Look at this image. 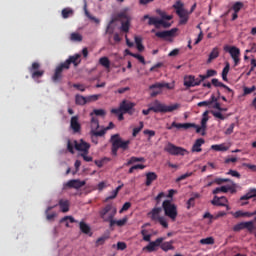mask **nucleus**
<instances>
[{
	"label": "nucleus",
	"mask_w": 256,
	"mask_h": 256,
	"mask_svg": "<svg viewBox=\"0 0 256 256\" xmlns=\"http://www.w3.org/2000/svg\"><path fill=\"white\" fill-rule=\"evenodd\" d=\"M161 211H163L162 207H156L153 208L149 213H148V217H150V219L152 221H157L158 219H160L161 217Z\"/></svg>",
	"instance_id": "22"
},
{
	"label": "nucleus",
	"mask_w": 256,
	"mask_h": 256,
	"mask_svg": "<svg viewBox=\"0 0 256 256\" xmlns=\"http://www.w3.org/2000/svg\"><path fill=\"white\" fill-rule=\"evenodd\" d=\"M243 229H247L249 233H253V231H255V224L253 223V221L240 222L233 227V231H235L236 233H239V231H243Z\"/></svg>",
	"instance_id": "12"
},
{
	"label": "nucleus",
	"mask_w": 256,
	"mask_h": 256,
	"mask_svg": "<svg viewBox=\"0 0 256 256\" xmlns=\"http://www.w3.org/2000/svg\"><path fill=\"white\" fill-rule=\"evenodd\" d=\"M109 239V236L104 235L96 240V246L99 247V245H105V241Z\"/></svg>",
	"instance_id": "53"
},
{
	"label": "nucleus",
	"mask_w": 256,
	"mask_h": 256,
	"mask_svg": "<svg viewBox=\"0 0 256 256\" xmlns=\"http://www.w3.org/2000/svg\"><path fill=\"white\" fill-rule=\"evenodd\" d=\"M133 163H145V158L132 156L124 165L129 167V165H133Z\"/></svg>",
	"instance_id": "32"
},
{
	"label": "nucleus",
	"mask_w": 256,
	"mask_h": 256,
	"mask_svg": "<svg viewBox=\"0 0 256 256\" xmlns=\"http://www.w3.org/2000/svg\"><path fill=\"white\" fill-rule=\"evenodd\" d=\"M143 133L144 135H148V141H151V137H155V130L146 129Z\"/></svg>",
	"instance_id": "57"
},
{
	"label": "nucleus",
	"mask_w": 256,
	"mask_h": 256,
	"mask_svg": "<svg viewBox=\"0 0 256 256\" xmlns=\"http://www.w3.org/2000/svg\"><path fill=\"white\" fill-rule=\"evenodd\" d=\"M227 175H231V177H236V179H241V174L236 170H229Z\"/></svg>",
	"instance_id": "58"
},
{
	"label": "nucleus",
	"mask_w": 256,
	"mask_h": 256,
	"mask_svg": "<svg viewBox=\"0 0 256 256\" xmlns=\"http://www.w3.org/2000/svg\"><path fill=\"white\" fill-rule=\"evenodd\" d=\"M115 215H117V207L113 204H106L99 211L100 219H102L104 223H109V226L111 225V222L114 221Z\"/></svg>",
	"instance_id": "3"
},
{
	"label": "nucleus",
	"mask_w": 256,
	"mask_h": 256,
	"mask_svg": "<svg viewBox=\"0 0 256 256\" xmlns=\"http://www.w3.org/2000/svg\"><path fill=\"white\" fill-rule=\"evenodd\" d=\"M127 224V217L120 219V220H115L111 222V224L109 225V227H115V225H117L118 227H123L124 225Z\"/></svg>",
	"instance_id": "40"
},
{
	"label": "nucleus",
	"mask_w": 256,
	"mask_h": 256,
	"mask_svg": "<svg viewBox=\"0 0 256 256\" xmlns=\"http://www.w3.org/2000/svg\"><path fill=\"white\" fill-rule=\"evenodd\" d=\"M110 113H112L113 115H117L118 121H123V119H125L123 115H125L126 113H123L120 108H113L110 110Z\"/></svg>",
	"instance_id": "35"
},
{
	"label": "nucleus",
	"mask_w": 256,
	"mask_h": 256,
	"mask_svg": "<svg viewBox=\"0 0 256 256\" xmlns=\"http://www.w3.org/2000/svg\"><path fill=\"white\" fill-rule=\"evenodd\" d=\"M230 214L233 215L235 219H239L241 217H251V212H243L241 210L230 212Z\"/></svg>",
	"instance_id": "33"
},
{
	"label": "nucleus",
	"mask_w": 256,
	"mask_h": 256,
	"mask_svg": "<svg viewBox=\"0 0 256 256\" xmlns=\"http://www.w3.org/2000/svg\"><path fill=\"white\" fill-rule=\"evenodd\" d=\"M203 75H199L198 78L194 77V86L195 87H199V85H201V83H203V81H205V79H203Z\"/></svg>",
	"instance_id": "56"
},
{
	"label": "nucleus",
	"mask_w": 256,
	"mask_h": 256,
	"mask_svg": "<svg viewBox=\"0 0 256 256\" xmlns=\"http://www.w3.org/2000/svg\"><path fill=\"white\" fill-rule=\"evenodd\" d=\"M74 148L76 149V151H82V153H89L91 145L83 140H74Z\"/></svg>",
	"instance_id": "15"
},
{
	"label": "nucleus",
	"mask_w": 256,
	"mask_h": 256,
	"mask_svg": "<svg viewBox=\"0 0 256 256\" xmlns=\"http://www.w3.org/2000/svg\"><path fill=\"white\" fill-rule=\"evenodd\" d=\"M229 192V186H221L217 187L213 190V195H219V193H228Z\"/></svg>",
	"instance_id": "44"
},
{
	"label": "nucleus",
	"mask_w": 256,
	"mask_h": 256,
	"mask_svg": "<svg viewBox=\"0 0 256 256\" xmlns=\"http://www.w3.org/2000/svg\"><path fill=\"white\" fill-rule=\"evenodd\" d=\"M110 141L111 143H114L118 149H122L123 151H127V149H129V145L131 144V141L129 140L123 141L119 134L112 135Z\"/></svg>",
	"instance_id": "10"
},
{
	"label": "nucleus",
	"mask_w": 256,
	"mask_h": 256,
	"mask_svg": "<svg viewBox=\"0 0 256 256\" xmlns=\"http://www.w3.org/2000/svg\"><path fill=\"white\" fill-rule=\"evenodd\" d=\"M143 127H144V124H143V121H141L139 123V127H135L133 129L132 136L137 137V135H139V133H141V131L143 130Z\"/></svg>",
	"instance_id": "47"
},
{
	"label": "nucleus",
	"mask_w": 256,
	"mask_h": 256,
	"mask_svg": "<svg viewBox=\"0 0 256 256\" xmlns=\"http://www.w3.org/2000/svg\"><path fill=\"white\" fill-rule=\"evenodd\" d=\"M213 151H229V147L225 146V144H215L211 146Z\"/></svg>",
	"instance_id": "43"
},
{
	"label": "nucleus",
	"mask_w": 256,
	"mask_h": 256,
	"mask_svg": "<svg viewBox=\"0 0 256 256\" xmlns=\"http://www.w3.org/2000/svg\"><path fill=\"white\" fill-rule=\"evenodd\" d=\"M256 90L255 86L252 87H244V95H251Z\"/></svg>",
	"instance_id": "60"
},
{
	"label": "nucleus",
	"mask_w": 256,
	"mask_h": 256,
	"mask_svg": "<svg viewBox=\"0 0 256 256\" xmlns=\"http://www.w3.org/2000/svg\"><path fill=\"white\" fill-rule=\"evenodd\" d=\"M75 14V11L71 8H64L62 9V18L63 19H69V17H73Z\"/></svg>",
	"instance_id": "38"
},
{
	"label": "nucleus",
	"mask_w": 256,
	"mask_h": 256,
	"mask_svg": "<svg viewBox=\"0 0 256 256\" xmlns=\"http://www.w3.org/2000/svg\"><path fill=\"white\" fill-rule=\"evenodd\" d=\"M55 207H57L56 205L55 206H49L46 211H45V214H46V219L48 221H51L53 219H55L56 215L55 213H52V214H49V211H51L52 209H55Z\"/></svg>",
	"instance_id": "45"
},
{
	"label": "nucleus",
	"mask_w": 256,
	"mask_h": 256,
	"mask_svg": "<svg viewBox=\"0 0 256 256\" xmlns=\"http://www.w3.org/2000/svg\"><path fill=\"white\" fill-rule=\"evenodd\" d=\"M211 203L216 207H225L226 203H229V200H227L225 196H222V197L214 196Z\"/></svg>",
	"instance_id": "21"
},
{
	"label": "nucleus",
	"mask_w": 256,
	"mask_h": 256,
	"mask_svg": "<svg viewBox=\"0 0 256 256\" xmlns=\"http://www.w3.org/2000/svg\"><path fill=\"white\" fill-rule=\"evenodd\" d=\"M67 150L72 155L75 154V141L72 142L71 140H68V142H67Z\"/></svg>",
	"instance_id": "49"
},
{
	"label": "nucleus",
	"mask_w": 256,
	"mask_h": 256,
	"mask_svg": "<svg viewBox=\"0 0 256 256\" xmlns=\"http://www.w3.org/2000/svg\"><path fill=\"white\" fill-rule=\"evenodd\" d=\"M179 107H180L179 104H173V105L167 106L159 102V100H156L152 104V106L149 107V111H153L154 113H173V111H177Z\"/></svg>",
	"instance_id": "4"
},
{
	"label": "nucleus",
	"mask_w": 256,
	"mask_h": 256,
	"mask_svg": "<svg viewBox=\"0 0 256 256\" xmlns=\"http://www.w3.org/2000/svg\"><path fill=\"white\" fill-rule=\"evenodd\" d=\"M211 84L214 87H223V89H226V91H228V93H233V89L229 88V86L225 85L223 82H220L219 79H217V78H213L211 80Z\"/></svg>",
	"instance_id": "28"
},
{
	"label": "nucleus",
	"mask_w": 256,
	"mask_h": 256,
	"mask_svg": "<svg viewBox=\"0 0 256 256\" xmlns=\"http://www.w3.org/2000/svg\"><path fill=\"white\" fill-rule=\"evenodd\" d=\"M231 185L232 186H228V191H230V193L233 195V194H235V193H237V184H235V182H233L232 180H231Z\"/></svg>",
	"instance_id": "59"
},
{
	"label": "nucleus",
	"mask_w": 256,
	"mask_h": 256,
	"mask_svg": "<svg viewBox=\"0 0 256 256\" xmlns=\"http://www.w3.org/2000/svg\"><path fill=\"white\" fill-rule=\"evenodd\" d=\"M69 221L70 223H77V220L73 216H65L60 220V223H65Z\"/></svg>",
	"instance_id": "55"
},
{
	"label": "nucleus",
	"mask_w": 256,
	"mask_h": 256,
	"mask_svg": "<svg viewBox=\"0 0 256 256\" xmlns=\"http://www.w3.org/2000/svg\"><path fill=\"white\" fill-rule=\"evenodd\" d=\"M148 25H154L156 29H160L161 25L165 29L171 27V23L159 18H150V21H148Z\"/></svg>",
	"instance_id": "16"
},
{
	"label": "nucleus",
	"mask_w": 256,
	"mask_h": 256,
	"mask_svg": "<svg viewBox=\"0 0 256 256\" xmlns=\"http://www.w3.org/2000/svg\"><path fill=\"white\" fill-rule=\"evenodd\" d=\"M90 126L91 131H97V129H99V118L91 116Z\"/></svg>",
	"instance_id": "37"
},
{
	"label": "nucleus",
	"mask_w": 256,
	"mask_h": 256,
	"mask_svg": "<svg viewBox=\"0 0 256 256\" xmlns=\"http://www.w3.org/2000/svg\"><path fill=\"white\" fill-rule=\"evenodd\" d=\"M232 9L235 13H239L243 9V2H236L233 4Z\"/></svg>",
	"instance_id": "51"
},
{
	"label": "nucleus",
	"mask_w": 256,
	"mask_h": 256,
	"mask_svg": "<svg viewBox=\"0 0 256 256\" xmlns=\"http://www.w3.org/2000/svg\"><path fill=\"white\" fill-rule=\"evenodd\" d=\"M205 145V139L199 138L195 141V143L192 146V153H201L203 149H201V146Z\"/></svg>",
	"instance_id": "23"
},
{
	"label": "nucleus",
	"mask_w": 256,
	"mask_h": 256,
	"mask_svg": "<svg viewBox=\"0 0 256 256\" xmlns=\"http://www.w3.org/2000/svg\"><path fill=\"white\" fill-rule=\"evenodd\" d=\"M256 197V188H251L245 195L240 198V201H249V199H253Z\"/></svg>",
	"instance_id": "31"
},
{
	"label": "nucleus",
	"mask_w": 256,
	"mask_h": 256,
	"mask_svg": "<svg viewBox=\"0 0 256 256\" xmlns=\"http://www.w3.org/2000/svg\"><path fill=\"white\" fill-rule=\"evenodd\" d=\"M40 67H41V64H39V62L32 63V66L29 68L32 79H39L43 77V75H45L44 70H39Z\"/></svg>",
	"instance_id": "13"
},
{
	"label": "nucleus",
	"mask_w": 256,
	"mask_h": 256,
	"mask_svg": "<svg viewBox=\"0 0 256 256\" xmlns=\"http://www.w3.org/2000/svg\"><path fill=\"white\" fill-rule=\"evenodd\" d=\"M215 75H217V72L213 69H209L206 72V75L202 76V79H209V77H215Z\"/></svg>",
	"instance_id": "52"
},
{
	"label": "nucleus",
	"mask_w": 256,
	"mask_h": 256,
	"mask_svg": "<svg viewBox=\"0 0 256 256\" xmlns=\"http://www.w3.org/2000/svg\"><path fill=\"white\" fill-rule=\"evenodd\" d=\"M136 103L131 102L130 100L124 99L120 102L119 108L122 113H126L127 115H135V107Z\"/></svg>",
	"instance_id": "8"
},
{
	"label": "nucleus",
	"mask_w": 256,
	"mask_h": 256,
	"mask_svg": "<svg viewBox=\"0 0 256 256\" xmlns=\"http://www.w3.org/2000/svg\"><path fill=\"white\" fill-rule=\"evenodd\" d=\"M58 205L62 213H68L71 203L67 199H60Z\"/></svg>",
	"instance_id": "26"
},
{
	"label": "nucleus",
	"mask_w": 256,
	"mask_h": 256,
	"mask_svg": "<svg viewBox=\"0 0 256 256\" xmlns=\"http://www.w3.org/2000/svg\"><path fill=\"white\" fill-rule=\"evenodd\" d=\"M71 63L74 65V67H77V65L81 63V54L70 56L65 62L62 63V65H64L65 69H69V67H71Z\"/></svg>",
	"instance_id": "14"
},
{
	"label": "nucleus",
	"mask_w": 256,
	"mask_h": 256,
	"mask_svg": "<svg viewBox=\"0 0 256 256\" xmlns=\"http://www.w3.org/2000/svg\"><path fill=\"white\" fill-rule=\"evenodd\" d=\"M164 151H166V153H169V155H175V156H179L181 155L182 157L185 155V153H189L187 151V149L183 148V147H179L174 145L173 143L169 142L165 147H164Z\"/></svg>",
	"instance_id": "9"
},
{
	"label": "nucleus",
	"mask_w": 256,
	"mask_h": 256,
	"mask_svg": "<svg viewBox=\"0 0 256 256\" xmlns=\"http://www.w3.org/2000/svg\"><path fill=\"white\" fill-rule=\"evenodd\" d=\"M213 117H216V119H220L221 121H225V116L221 114V112H215L211 111Z\"/></svg>",
	"instance_id": "61"
},
{
	"label": "nucleus",
	"mask_w": 256,
	"mask_h": 256,
	"mask_svg": "<svg viewBox=\"0 0 256 256\" xmlns=\"http://www.w3.org/2000/svg\"><path fill=\"white\" fill-rule=\"evenodd\" d=\"M153 181H157V174L155 172H148L146 174V187H150Z\"/></svg>",
	"instance_id": "30"
},
{
	"label": "nucleus",
	"mask_w": 256,
	"mask_h": 256,
	"mask_svg": "<svg viewBox=\"0 0 256 256\" xmlns=\"http://www.w3.org/2000/svg\"><path fill=\"white\" fill-rule=\"evenodd\" d=\"M166 88V89H169V90H171V89H175V86L174 85H171V84H169V83H155V84H152L151 86H150V89H163V88Z\"/></svg>",
	"instance_id": "29"
},
{
	"label": "nucleus",
	"mask_w": 256,
	"mask_h": 256,
	"mask_svg": "<svg viewBox=\"0 0 256 256\" xmlns=\"http://www.w3.org/2000/svg\"><path fill=\"white\" fill-rule=\"evenodd\" d=\"M213 183H216V185H223V183H231V179H229V178H215L213 180Z\"/></svg>",
	"instance_id": "48"
},
{
	"label": "nucleus",
	"mask_w": 256,
	"mask_h": 256,
	"mask_svg": "<svg viewBox=\"0 0 256 256\" xmlns=\"http://www.w3.org/2000/svg\"><path fill=\"white\" fill-rule=\"evenodd\" d=\"M70 129L73 131V133H81V123L79 122V115L71 117Z\"/></svg>",
	"instance_id": "17"
},
{
	"label": "nucleus",
	"mask_w": 256,
	"mask_h": 256,
	"mask_svg": "<svg viewBox=\"0 0 256 256\" xmlns=\"http://www.w3.org/2000/svg\"><path fill=\"white\" fill-rule=\"evenodd\" d=\"M175 33H177V28H173L171 30H164L161 32H156L155 35L159 39H167V37H173L175 35Z\"/></svg>",
	"instance_id": "20"
},
{
	"label": "nucleus",
	"mask_w": 256,
	"mask_h": 256,
	"mask_svg": "<svg viewBox=\"0 0 256 256\" xmlns=\"http://www.w3.org/2000/svg\"><path fill=\"white\" fill-rule=\"evenodd\" d=\"M63 69H65L64 64H60L56 69H55V73L52 77V81L54 83H59V81H61V79L63 78Z\"/></svg>",
	"instance_id": "19"
},
{
	"label": "nucleus",
	"mask_w": 256,
	"mask_h": 256,
	"mask_svg": "<svg viewBox=\"0 0 256 256\" xmlns=\"http://www.w3.org/2000/svg\"><path fill=\"white\" fill-rule=\"evenodd\" d=\"M201 245H214L215 239L213 237H207L200 240Z\"/></svg>",
	"instance_id": "46"
},
{
	"label": "nucleus",
	"mask_w": 256,
	"mask_h": 256,
	"mask_svg": "<svg viewBox=\"0 0 256 256\" xmlns=\"http://www.w3.org/2000/svg\"><path fill=\"white\" fill-rule=\"evenodd\" d=\"M74 89L81 91L82 93L85 92V85L83 84H73Z\"/></svg>",
	"instance_id": "64"
},
{
	"label": "nucleus",
	"mask_w": 256,
	"mask_h": 256,
	"mask_svg": "<svg viewBox=\"0 0 256 256\" xmlns=\"http://www.w3.org/2000/svg\"><path fill=\"white\" fill-rule=\"evenodd\" d=\"M184 87H187V89H191V87H195L194 75H188L184 77Z\"/></svg>",
	"instance_id": "27"
},
{
	"label": "nucleus",
	"mask_w": 256,
	"mask_h": 256,
	"mask_svg": "<svg viewBox=\"0 0 256 256\" xmlns=\"http://www.w3.org/2000/svg\"><path fill=\"white\" fill-rule=\"evenodd\" d=\"M165 238L160 237L157 238L155 241L150 242L147 246L143 248V251H147L148 253H153L157 251V247H160L162 251L167 253V251H174L175 246H173L174 241L171 240L169 242H164Z\"/></svg>",
	"instance_id": "2"
},
{
	"label": "nucleus",
	"mask_w": 256,
	"mask_h": 256,
	"mask_svg": "<svg viewBox=\"0 0 256 256\" xmlns=\"http://www.w3.org/2000/svg\"><path fill=\"white\" fill-rule=\"evenodd\" d=\"M225 51H227L231 58L234 61V67H237V65H239V63H241V50L235 46H231V47H226Z\"/></svg>",
	"instance_id": "11"
},
{
	"label": "nucleus",
	"mask_w": 256,
	"mask_h": 256,
	"mask_svg": "<svg viewBox=\"0 0 256 256\" xmlns=\"http://www.w3.org/2000/svg\"><path fill=\"white\" fill-rule=\"evenodd\" d=\"M156 221H158V223H160V225H162V227H164V229H167L169 227V223H167V220L163 216L158 218Z\"/></svg>",
	"instance_id": "54"
},
{
	"label": "nucleus",
	"mask_w": 256,
	"mask_h": 256,
	"mask_svg": "<svg viewBox=\"0 0 256 256\" xmlns=\"http://www.w3.org/2000/svg\"><path fill=\"white\" fill-rule=\"evenodd\" d=\"M207 121H209V112L208 110H206L203 113V117L201 120V126L195 124V123H177V122H172V124L170 126H167L166 129H168V131H171V129H173V127H175L176 129H196V133H201L202 136H205L206 133L205 131L207 130Z\"/></svg>",
	"instance_id": "1"
},
{
	"label": "nucleus",
	"mask_w": 256,
	"mask_h": 256,
	"mask_svg": "<svg viewBox=\"0 0 256 256\" xmlns=\"http://www.w3.org/2000/svg\"><path fill=\"white\" fill-rule=\"evenodd\" d=\"M127 11H129V8L117 14V19H122L120 31L123 33H129V28L131 27V16H129Z\"/></svg>",
	"instance_id": "7"
},
{
	"label": "nucleus",
	"mask_w": 256,
	"mask_h": 256,
	"mask_svg": "<svg viewBox=\"0 0 256 256\" xmlns=\"http://www.w3.org/2000/svg\"><path fill=\"white\" fill-rule=\"evenodd\" d=\"M85 15H86V17H88V19H90L91 21H94V23H100L99 19L92 16L89 13V11L85 10Z\"/></svg>",
	"instance_id": "63"
},
{
	"label": "nucleus",
	"mask_w": 256,
	"mask_h": 256,
	"mask_svg": "<svg viewBox=\"0 0 256 256\" xmlns=\"http://www.w3.org/2000/svg\"><path fill=\"white\" fill-rule=\"evenodd\" d=\"M127 249V244L125 242H118L117 243V250L118 251H125Z\"/></svg>",
	"instance_id": "62"
},
{
	"label": "nucleus",
	"mask_w": 256,
	"mask_h": 256,
	"mask_svg": "<svg viewBox=\"0 0 256 256\" xmlns=\"http://www.w3.org/2000/svg\"><path fill=\"white\" fill-rule=\"evenodd\" d=\"M85 185H86L85 181L73 179V180H69L65 184V187H69V189H81V187H85Z\"/></svg>",
	"instance_id": "18"
},
{
	"label": "nucleus",
	"mask_w": 256,
	"mask_h": 256,
	"mask_svg": "<svg viewBox=\"0 0 256 256\" xmlns=\"http://www.w3.org/2000/svg\"><path fill=\"white\" fill-rule=\"evenodd\" d=\"M107 113L105 112L104 109H94L93 112L90 113L91 117H105Z\"/></svg>",
	"instance_id": "42"
},
{
	"label": "nucleus",
	"mask_w": 256,
	"mask_h": 256,
	"mask_svg": "<svg viewBox=\"0 0 256 256\" xmlns=\"http://www.w3.org/2000/svg\"><path fill=\"white\" fill-rule=\"evenodd\" d=\"M172 7L175 9L176 15H178L180 19L179 25H187V22L189 21V12L185 9V4H183L181 0H177Z\"/></svg>",
	"instance_id": "5"
},
{
	"label": "nucleus",
	"mask_w": 256,
	"mask_h": 256,
	"mask_svg": "<svg viewBox=\"0 0 256 256\" xmlns=\"http://www.w3.org/2000/svg\"><path fill=\"white\" fill-rule=\"evenodd\" d=\"M162 209L164 210L166 217H169L172 221L177 219V206L173 204L171 200H164L162 203Z\"/></svg>",
	"instance_id": "6"
},
{
	"label": "nucleus",
	"mask_w": 256,
	"mask_h": 256,
	"mask_svg": "<svg viewBox=\"0 0 256 256\" xmlns=\"http://www.w3.org/2000/svg\"><path fill=\"white\" fill-rule=\"evenodd\" d=\"M90 135H91V140L92 143H94L95 145H97L99 143V139L97 137H104L105 135V130H99V131H90Z\"/></svg>",
	"instance_id": "24"
},
{
	"label": "nucleus",
	"mask_w": 256,
	"mask_h": 256,
	"mask_svg": "<svg viewBox=\"0 0 256 256\" xmlns=\"http://www.w3.org/2000/svg\"><path fill=\"white\" fill-rule=\"evenodd\" d=\"M121 189H123V184L119 185L115 190H113V196L106 197V199L104 200V203L111 201V199H115L117 195H119V191H121Z\"/></svg>",
	"instance_id": "41"
},
{
	"label": "nucleus",
	"mask_w": 256,
	"mask_h": 256,
	"mask_svg": "<svg viewBox=\"0 0 256 256\" xmlns=\"http://www.w3.org/2000/svg\"><path fill=\"white\" fill-rule=\"evenodd\" d=\"M219 57V48L215 47L212 49L211 53L209 54L207 63H211L213 60L217 59Z\"/></svg>",
	"instance_id": "34"
},
{
	"label": "nucleus",
	"mask_w": 256,
	"mask_h": 256,
	"mask_svg": "<svg viewBox=\"0 0 256 256\" xmlns=\"http://www.w3.org/2000/svg\"><path fill=\"white\" fill-rule=\"evenodd\" d=\"M99 63L100 65H102V67H105V69H111V61L109 60L108 57L106 56L101 57L99 59Z\"/></svg>",
	"instance_id": "39"
},
{
	"label": "nucleus",
	"mask_w": 256,
	"mask_h": 256,
	"mask_svg": "<svg viewBox=\"0 0 256 256\" xmlns=\"http://www.w3.org/2000/svg\"><path fill=\"white\" fill-rule=\"evenodd\" d=\"M71 41H77L78 43L83 41V36L79 33H72L70 36Z\"/></svg>",
	"instance_id": "50"
},
{
	"label": "nucleus",
	"mask_w": 256,
	"mask_h": 256,
	"mask_svg": "<svg viewBox=\"0 0 256 256\" xmlns=\"http://www.w3.org/2000/svg\"><path fill=\"white\" fill-rule=\"evenodd\" d=\"M80 231L84 235H89L91 237L93 235V232H91V226H89L87 223L81 221L79 223Z\"/></svg>",
	"instance_id": "25"
},
{
	"label": "nucleus",
	"mask_w": 256,
	"mask_h": 256,
	"mask_svg": "<svg viewBox=\"0 0 256 256\" xmlns=\"http://www.w3.org/2000/svg\"><path fill=\"white\" fill-rule=\"evenodd\" d=\"M75 103L76 105H87L89 102L87 97L77 94L75 96Z\"/></svg>",
	"instance_id": "36"
}]
</instances>
